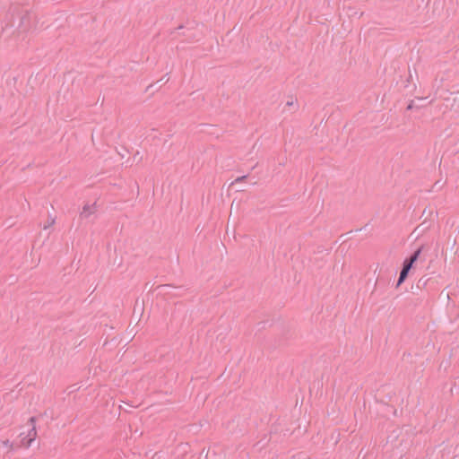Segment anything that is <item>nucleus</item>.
Instances as JSON below:
<instances>
[{"label": "nucleus", "mask_w": 459, "mask_h": 459, "mask_svg": "<svg viewBox=\"0 0 459 459\" xmlns=\"http://www.w3.org/2000/svg\"><path fill=\"white\" fill-rule=\"evenodd\" d=\"M411 268V267L410 266V264H406L403 263V267L401 271L400 277L397 281V287H399L405 281Z\"/></svg>", "instance_id": "obj_3"}, {"label": "nucleus", "mask_w": 459, "mask_h": 459, "mask_svg": "<svg viewBox=\"0 0 459 459\" xmlns=\"http://www.w3.org/2000/svg\"><path fill=\"white\" fill-rule=\"evenodd\" d=\"M420 254V249H418L409 259L404 261V264H410V266L411 267L412 264L417 261Z\"/></svg>", "instance_id": "obj_4"}, {"label": "nucleus", "mask_w": 459, "mask_h": 459, "mask_svg": "<svg viewBox=\"0 0 459 459\" xmlns=\"http://www.w3.org/2000/svg\"><path fill=\"white\" fill-rule=\"evenodd\" d=\"M286 106L288 107H294L297 106V101L293 98H291L290 100L286 102Z\"/></svg>", "instance_id": "obj_5"}, {"label": "nucleus", "mask_w": 459, "mask_h": 459, "mask_svg": "<svg viewBox=\"0 0 459 459\" xmlns=\"http://www.w3.org/2000/svg\"><path fill=\"white\" fill-rule=\"evenodd\" d=\"M37 437L36 420L31 417L23 427V430L19 435V446L29 448Z\"/></svg>", "instance_id": "obj_1"}, {"label": "nucleus", "mask_w": 459, "mask_h": 459, "mask_svg": "<svg viewBox=\"0 0 459 459\" xmlns=\"http://www.w3.org/2000/svg\"><path fill=\"white\" fill-rule=\"evenodd\" d=\"M0 446L7 453L13 452L16 449V446L13 441L9 438H5L0 441Z\"/></svg>", "instance_id": "obj_2"}]
</instances>
